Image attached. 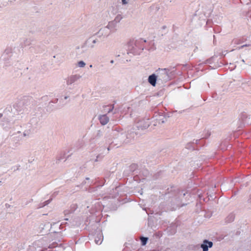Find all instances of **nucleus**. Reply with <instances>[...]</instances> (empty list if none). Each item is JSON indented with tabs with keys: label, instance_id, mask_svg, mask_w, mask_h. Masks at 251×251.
I'll return each instance as SVG.
<instances>
[{
	"label": "nucleus",
	"instance_id": "obj_1",
	"mask_svg": "<svg viewBox=\"0 0 251 251\" xmlns=\"http://www.w3.org/2000/svg\"><path fill=\"white\" fill-rule=\"evenodd\" d=\"M155 74L158 78V81H160L161 82H164L170 79L168 71L166 69H159L156 71Z\"/></svg>",
	"mask_w": 251,
	"mask_h": 251
},
{
	"label": "nucleus",
	"instance_id": "obj_2",
	"mask_svg": "<svg viewBox=\"0 0 251 251\" xmlns=\"http://www.w3.org/2000/svg\"><path fill=\"white\" fill-rule=\"evenodd\" d=\"M114 23H109L106 26L101 28L97 32V34L99 37H107L110 33V30L113 28Z\"/></svg>",
	"mask_w": 251,
	"mask_h": 251
},
{
	"label": "nucleus",
	"instance_id": "obj_3",
	"mask_svg": "<svg viewBox=\"0 0 251 251\" xmlns=\"http://www.w3.org/2000/svg\"><path fill=\"white\" fill-rule=\"evenodd\" d=\"M212 246L213 243L212 242L205 240L201 247L203 251H208V248H211Z\"/></svg>",
	"mask_w": 251,
	"mask_h": 251
},
{
	"label": "nucleus",
	"instance_id": "obj_4",
	"mask_svg": "<svg viewBox=\"0 0 251 251\" xmlns=\"http://www.w3.org/2000/svg\"><path fill=\"white\" fill-rule=\"evenodd\" d=\"M148 80L149 83L152 86H155L156 81H158V78L156 74H153L149 76Z\"/></svg>",
	"mask_w": 251,
	"mask_h": 251
},
{
	"label": "nucleus",
	"instance_id": "obj_5",
	"mask_svg": "<svg viewBox=\"0 0 251 251\" xmlns=\"http://www.w3.org/2000/svg\"><path fill=\"white\" fill-rule=\"evenodd\" d=\"M78 79V77L76 75H72L69 77L67 81V84L68 85H70L72 84L73 83L75 82Z\"/></svg>",
	"mask_w": 251,
	"mask_h": 251
},
{
	"label": "nucleus",
	"instance_id": "obj_6",
	"mask_svg": "<svg viewBox=\"0 0 251 251\" xmlns=\"http://www.w3.org/2000/svg\"><path fill=\"white\" fill-rule=\"evenodd\" d=\"M100 123L103 125H106L109 121L108 117L105 115H102L100 116L99 118Z\"/></svg>",
	"mask_w": 251,
	"mask_h": 251
},
{
	"label": "nucleus",
	"instance_id": "obj_7",
	"mask_svg": "<svg viewBox=\"0 0 251 251\" xmlns=\"http://www.w3.org/2000/svg\"><path fill=\"white\" fill-rule=\"evenodd\" d=\"M103 240V236L101 233H99V234L97 235V237H96L95 239V242L96 244L100 245L101 244Z\"/></svg>",
	"mask_w": 251,
	"mask_h": 251
},
{
	"label": "nucleus",
	"instance_id": "obj_8",
	"mask_svg": "<svg viewBox=\"0 0 251 251\" xmlns=\"http://www.w3.org/2000/svg\"><path fill=\"white\" fill-rule=\"evenodd\" d=\"M118 138L121 142H126V134L125 133H119Z\"/></svg>",
	"mask_w": 251,
	"mask_h": 251
},
{
	"label": "nucleus",
	"instance_id": "obj_9",
	"mask_svg": "<svg viewBox=\"0 0 251 251\" xmlns=\"http://www.w3.org/2000/svg\"><path fill=\"white\" fill-rule=\"evenodd\" d=\"M23 102L20 101L19 103H17L16 105L17 108V110L19 111H21L24 109V107L23 106Z\"/></svg>",
	"mask_w": 251,
	"mask_h": 251
},
{
	"label": "nucleus",
	"instance_id": "obj_10",
	"mask_svg": "<svg viewBox=\"0 0 251 251\" xmlns=\"http://www.w3.org/2000/svg\"><path fill=\"white\" fill-rule=\"evenodd\" d=\"M142 245H145L148 241V238L142 237L141 238Z\"/></svg>",
	"mask_w": 251,
	"mask_h": 251
},
{
	"label": "nucleus",
	"instance_id": "obj_11",
	"mask_svg": "<svg viewBox=\"0 0 251 251\" xmlns=\"http://www.w3.org/2000/svg\"><path fill=\"white\" fill-rule=\"evenodd\" d=\"M78 66L81 68H83L86 65V63L83 61H80L77 63Z\"/></svg>",
	"mask_w": 251,
	"mask_h": 251
},
{
	"label": "nucleus",
	"instance_id": "obj_12",
	"mask_svg": "<svg viewBox=\"0 0 251 251\" xmlns=\"http://www.w3.org/2000/svg\"><path fill=\"white\" fill-rule=\"evenodd\" d=\"M139 126H140V128H141V129H144L148 128L149 126V124L148 122V123L145 124L143 126H142L141 124H140L139 125Z\"/></svg>",
	"mask_w": 251,
	"mask_h": 251
},
{
	"label": "nucleus",
	"instance_id": "obj_13",
	"mask_svg": "<svg viewBox=\"0 0 251 251\" xmlns=\"http://www.w3.org/2000/svg\"><path fill=\"white\" fill-rule=\"evenodd\" d=\"M131 0H122L123 4H126L128 3Z\"/></svg>",
	"mask_w": 251,
	"mask_h": 251
},
{
	"label": "nucleus",
	"instance_id": "obj_14",
	"mask_svg": "<svg viewBox=\"0 0 251 251\" xmlns=\"http://www.w3.org/2000/svg\"><path fill=\"white\" fill-rule=\"evenodd\" d=\"M97 40L96 39H94V40H93V41H92V42H93V45H91V46H90V47H91V48H94V44H95V43H97Z\"/></svg>",
	"mask_w": 251,
	"mask_h": 251
},
{
	"label": "nucleus",
	"instance_id": "obj_15",
	"mask_svg": "<svg viewBox=\"0 0 251 251\" xmlns=\"http://www.w3.org/2000/svg\"><path fill=\"white\" fill-rule=\"evenodd\" d=\"M110 63H112H112H114V61H113V60H111V61H110Z\"/></svg>",
	"mask_w": 251,
	"mask_h": 251
},
{
	"label": "nucleus",
	"instance_id": "obj_16",
	"mask_svg": "<svg viewBox=\"0 0 251 251\" xmlns=\"http://www.w3.org/2000/svg\"><path fill=\"white\" fill-rule=\"evenodd\" d=\"M111 111V109H109V110H108V112H110Z\"/></svg>",
	"mask_w": 251,
	"mask_h": 251
},
{
	"label": "nucleus",
	"instance_id": "obj_17",
	"mask_svg": "<svg viewBox=\"0 0 251 251\" xmlns=\"http://www.w3.org/2000/svg\"><path fill=\"white\" fill-rule=\"evenodd\" d=\"M90 67H92V65H91L90 66Z\"/></svg>",
	"mask_w": 251,
	"mask_h": 251
},
{
	"label": "nucleus",
	"instance_id": "obj_18",
	"mask_svg": "<svg viewBox=\"0 0 251 251\" xmlns=\"http://www.w3.org/2000/svg\"><path fill=\"white\" fill-rule=\"evenodd\" d=\"M65 99H67V97H66L65 98Z\"/></svg>",
	"mask_w": 251,
	"mask_h": 251
}]
</instances>
